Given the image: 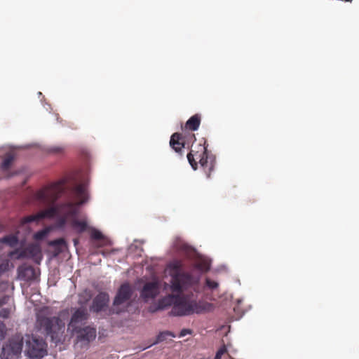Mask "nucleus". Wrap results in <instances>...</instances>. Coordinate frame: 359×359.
I'll return each instance as SVG.
<instances>
[{"label":"nucleus","instance_id":"nucleus-28","mask_svg":"<svg viewBox=\"0 0 359 359\" xmlns=\"http://www.w3.org/2000/svg\"><path fill=\"white\" fill-rule=\"evenodd\" d=\"M11 313V308L2 309L0 311V318H5V319L8 318L9 316H10Z\"/></svg>","mask_w":359,"mask_h":359},{"label":"nucleus","instance_id":"nucleus-13","mask_svg":"<svg viewBox=\"0 0 359 359\" xmlns=\"http://www.w3.org/2000/svg\"><path fill=\"white\" fill-rule=\"evenodd\" d=\"M89 314L86 307H80L76 309L72 313L69 323L68 324V329L73 330L76 328L81 327L80 325L88 319Z\"/></svg>","mask_w":359,"mask_h":359},{"label":"nucleus","instance_id":"nucleus-33","mask_svg":"<svg viewBox=\"0 0 359 359\" xmlns=\"http://www.w3.org/2000/svg\"><path fill=\"white\" fill-rule=\"evenodd\" d=\"M6 325L3 322H0V339L4 337Z\"/></svg>","mask_w":359,"mask_h":359},{"label":"nucleus","instance_id":"nucleus-2","mask_svg":"<svg viewBox=\"0 0 359 359\" xmlns=\"http://www.w3.org/2000/svg\"><path fill=\"white\" fill-rule=\"evenodd\" d=\"M169 268L170 269V290L172 292L182 293L190 287H193L194 291L198 292L196 287L198 285L199 278L188 272L182 271L183 264L181 261H173L169 264Z\"/></svg>","mask_w":359,"mask_h":359},{"label":"nucleus","instance_id":"nucleus-12","mask_svg":"<svg viewBox=\"0 0 359 359\" xmlns=\"http://www.w3.org/2000/svg\"><path fill=\"white\" fill-rule=\"evenodd\" d=\"M58 215L57 205L50 207L48 209L41 210L35 215H31L24 217L20 220V226H24L28 223L33 222H39L40 220L45 218H53Z\"/></svg>","mask_w":359,"mask_h":359},{"label":"nucleus","instance_id":"nucleus-20","mask_svg":"<svg viewBox=\"0 0 359 359\" xmlns=\"http://www.w3.org/2000/svg\"><path fill=\"white\" fill-rule=\"evenodd\" d=\"M13 161H14V155L11 153L6 154V155L5 156L2 163L1 164V169L3 171L8 170L11 168Z\"/></svg>","mask_w":359,"mask_h":359},{"label":"nucleus","instance_id":"nucleus-16","mask_svg":"<svg viewBox=\"0 0 359 359\" xmlns=\"http://www.w3.org/2000/svg\"><path fill=\"white\" fill-rule=\"evenodd\" d=\"M170 145L175 152L182 155V149L185 146L184 137L178 133L172 134L170 137Z\"/></svg>","mask_w":359,"mask_h":359},{"label":"nucleus","instance_id":"nucleus-32","mask_svg":"<svg viewBox=\"0 0 359 359\" xmlns=\"http://www.w3.org/2000/svg\"><path fill=\"white\" fill-rule=\"evenodd\" d=\"M192 330L190 329H182L179 334L180 337H183L186 336L187 334H191Z\"/></svg>","mask_w":359,"mask_h":359},{"label":"nucleus","instance_id":"nucleus-23","mask_svg":"<svg viewBox=\"0 0 359 359\" xmlns=\"http://www.w3.org/2000/svg\"><path fill=\"white\" fill-rule=\"evenodd\" d=\"M50 231V228L46 227L43 229L40 230V231H37L36 233H35L33 235V238H34V240H35L36 241H42L48 235Z\"/></svg>","mask_w":359,"mask_h":359},{"label":"nucleus","instance_id":"nucleus-30","mask_svg":"<svg viewBox=\"0 0 359 359\" xmlns=\"http://www.w3.org/2000/svg\"><path fill=\"white\" fill-rule=\"evenodd\" d=\"M22 348V342H17L12 345V349L15 352V353H20Z\"/></svg>","mask_w":359,"mask_h":359},{"label":"nucleus","instance_id":"nucleus-34","mask_svg":"<svg viewBox=\"0 0 359 359\" xmlns=\"http://www.w3.org/2000/svg\"><path fill=\"white\" fill-rule=\"evenodd\" d=\"M10 299L9 296H4L0 298V307L3 306L4 304H6Z\"/></svg>","mask_w":359,"mask_h":359},{"label":"nucleus","instance_id":"nucleus-38","mask_svg":"<svg viewBox=\"0 0 359 359\" xmlns=\"http://www.w3.org/2000/svg\"><path fill=\"white\" fill-rule=\"evenodd\" d=\"M76 243H77L76 240H74V244L76 245Z\"/></svg>","mask_w":359,"mask_h":359},{"label":"nucleus","instance_id":"nucleus-14","mask_svg":"<svg viewBox=\"0 0 359 359\" xmlns=\"http://www.w3.org/2000/svg\"><path fill=\"white\" fill-rule=\"evenodd\" d=\"M177 293L172 292V294H168L163 298H161L157 302L156 304L150 306L149 310L150 312L154 313L158 310H163L168 306H174L175 299Z\"/></svg>","mask_w":359,"mask_h":359},{"label":"nucleus","instance_id":"nucleus-4","mask_svg":"<svg viewBox=\"0 0 359 359\" xmlns=\"http://www.w3.org/2000/svg\"><path fill=\"white\" fill-rule=\"evenodd\" d=\"M207 147L205 140L196 146H192L190 152L187 154V160L194 170L198 168V161L207 177L209 178L215 166V156L210 154Z\"/></svg>","mask_w":359,"mask_h":359},{"label":"nucleus","instance_id":"nucleus-1","mask_svg":"<svg viewBox=\"0 0 359 359\" xmlns=\"http://www.w3.org/2000/svg\"><path fill=\"white\" fill-rule=\"evenodd\" d=\"M36 326L55 343L60 341L65 330L63 320L59 317L52 316L51 310L48 307L42 308L36 313Z\"/></svg>","mask_w":359,"mask_h":359},{"label":"nucleus","instance_id":"nucleus-18","mask_svg":"<svg viewBox=\"0 0 359 359\" xmlns=\"http://www.w3.org/2000/svg\"><path fill=\"white\" fill-rule=\"evenodd\" d=\"M201 115L198 114H194L189 118L186 123V128L191 131L198 130L201 124Z\"/></svg>","mask_w":359,"mask_h":359},{"label":"nucleus","instance_id":"nucleus-19","mask_svg":"<svg viewBox=\"0 0 359 359\" xmlns=\"http://www.w3.org/2000/svg\"><path fill=\"white\" fill-rule=\"evenodd\" d=\"M71 225L78 233L84 232L88 227V224L86 221H80L75 218L72 220Z\"/></svg>","mask_w":359,"mask_h":359},{"label":"nucleus","instance_id":"nucleus-8","mask_svg":"<svg viewBox=\"0 0 359 359\" xmlns=\"http://www.w3.org/2000/svg\"><path fill=\"white\" fill-rule=\"evenodd\" d=\"M10 255L18 259H32L36 263L39 264L41 259V250L39 244L30 243L25 248L15 250Z\"/></svg>","mask_w":359,"mask_h":359},{"label":"nucleus","instance_id":"nucleus-6","mask_svg":"<svg viewBox=\"0 0 359 359\" xmlns=\"http://www.w3.org/2000/svg\"><path fill=\"white\" fill-rule=\"evenodd\" d=\"M47 344L43 339L34 335H28L26 338L25 352L30 359H41L47 355Z\"/></svg>","mask_w":359,"mask_h":359},{"label":"nucleus","instance_id":"nucleus-25","mask_svg":"<svg viewBox=\"0 0 359 359\" xmlns=\"http://www.w3.org/2000/svg\"><path fill=\"white\" fill-rule=\"evenodd\" d=\"M168 336L175 337V334L171 332H169V331L162 332L157 336L156 342H161V341H164L166 339V337Z\"/></svg>","mask_w":359,"mask_h":359},{"label":"nucleus","instance_id":"nucleus-21","mask_svg":"<svg viewBox=\"0 0 359 359\" xmlns=\"http://www.w3.org/2000/svg\"><path fill=\"white\" fill-rule=\"evenodd\" d=\"M0 243H6L10 247H15L18 243V238L16 235H8L0 238Z\"/></svg>","mask_w":359,"mask_h":359},{"label":"nucleus","instance_id":"nucleus-37","mask_svg":"<svg viewBox=\"0 0 359 359\" xmlns=\"http://www.w3.org/2000/svg\"><path fill=\"white\" fill-rule=\"evenodd\" d=\"M62 151V149L60 147H53L51 149V151L54 153H60Z\"/></svg>","mask_w":359,"mask_h":359},{"label":"nucleus","instance_id":"nucleus-17","mask_svg":"<svg viewBox=\"0 0 359 359\" xmlns=\"http://www.w3.org/2000/svg\"><path fill=\"white\" fill-rule=\"evenodd\" d=\"M19 277L26 281L33 280L36 278V271L32 266H22L18 269Z\"/></svg>","mask_w":359,"mask_h":359},{"label":"nucleus","instance_id":"nucleus-5","mask_svg":"<svg viewBox=\"0 0 359 359\" xmlns=\"http://www.w3.org/2000/svg\"><path fill=\"white\" fill-rule=\"evenodd\" d=\"M76 196L80 199L76 203L67 202L57 205L58 214H61L68 218L75 217L78 214V207L82 205L88 201V184L82 182L74 188Z\"/></svg>","mask_w":359,"mask_h":359},{"label":"nucleus","instance_id":"nucleus-7","mask_svg":"<svg viewBox=\"0 0 359 359\" xmlns=\"http://www.w3.org/2000/svg\"><path fill=\"white\" fill-rule=\"evenodd\" d=\"M76 337V345L82 348H88L91 341H94L97 336L96 328L90 325L79 327L72 330Z\"/></svg>","mask_w":359,"mask_h":359},{"label":"nucleus","instance_id":"nucleus-15","mask_svg":"<svg viewBox=\"0 0 359 359\" xmlns=\"http://www.w3.org/2000/svg\"><path fill=\"white\" fill-rule=\"evenodd\" d=\"M109 302V294L106 292H101L93 299L90 309L93 312L98 313L108 306Z\"/></svg>","mask_w":359,"mask_h":359},{"label":"nucleus","instance_id":"nucleus-29","mask_svg":"<svg viewBox=\"0 0 359 359\" xmlns=\"http://www.w3.org/2000/svg\"><path fill=\"white\" fill-rule=\"evenodd\" d=\"M227 349L226 346L224 345L222 346L216 353L215 357L214 359H221L222 356L226 353Z\"/></svg>","mask_w":359,"mask_h":359},{"label":"nucleus","instance_id":"nucleus-26","mask_svg":"<svg viewBox=\"0 0 359 359\" xmlns=\"http://www.w3.org/2000/svg\"><path fill=\"white\" fill-rule=\"evenodd\" d=\"M219 286V284L217 282L211 280L209 278H206L205 279V287L211 290H214L217 289Z\"/></svg>","mask_w":359,"mask_h":359},{"label":"nucleus","instance_id":"nucleus-36","mask_svg":"<svg viewBox=\"0 0 359 359\" xmlns=\"http://www.w3.org/2000/svg\"><path fill=\"white\" fill-rule=\"evenodd\" d=\"M85 294L86 295V298L85 301H83V302L81 299V304H86L91 298V294L89 292L86 291Z\"/></svg>","mask_w":359,"mask_h":359},{"label":"nucleus","instance_id":"nucleus-3","mask_svg":"<svg viewBox=\"0 0 359 359\" xmlns=\"http://www.w3.org/2000/svg\"><path fill=\"white\" fill-rule=\"evenodd\" d=\"M177 293L174 306L172 307L170 314L174 316H186L192 314H201L210 311L213 306L212 304L189 299L184 295Z\"/></svg>","mask_w":359,"mask_h":359},{"label":"nucleus","instance_id":"nucleus-35","mask_svg":"<svg viewBox=\"0 0 359 359\" xmlns=\"http://www.w3.org/2000/svg\"><path fill=\"white\" fill-rule=\"evenodd\" d=\"M8 264H0V276L7 270Z\"/></svg>","mask_w":359,"mask_h":359},{"label":"nucleus","instance_id":"nucleus-27","mask_svg":"<svg viewBox=\"0 0 359 359\" xmlns=\"http://www.w3.org/2000/svg\"><path fill=\"white\" fill-rule=\"evenodd\" d=\"M91 238L93 240H102L104 238V236L100 231L94 229L91 233Z\"/></svg>","mask_w":359,"mask_h":359},{"label":"nucleus","instance_id":"nucleus-9","mask_svg":"<svg viewBox=\"0 0 359 359\" xmlns=\"http://www.w3.org/2000/svg\"><path fill=\"white\" fill-rule=\"evenodd\" d=\"M61 194L60 186L52 184L42 188L36 192L35 199L43 205L53 204L59 198Z\"/></svg>","mask_w":359,"mask_h":359},{"label":"nucleus","instance_id":"nucleus-11","mask_svg":"<svg viewBox=\"0 0 359 359\" xmlns=\"http://www.w3.org/2000/svg\"><path fill=\"white\" fill-rule=\"evenodd\" d=\"M161 282L156 279L152 281L147 282L140 291V297L147 302L151 299H155L161 292Z\"/></svg>","mask_w":359,"mask_h":359},{"label":"nucleus","instance_id":"nucleus-31","mask_svg":"<svg viewBox=\"0 0 359 359\" xmlns=\"http://www.w3.org/2000/svg\"><path fill=\"white\" fill-rule=\"evenodd\" d=\"M68 219V217L64 215H62L60 217H59L57 222L58 227H63L67 222Z\"/></svg>","mask_w":359,"mask_h":359},{"label":"nucleus","instance_id":"nucleus-10","mask_svg":"<svg viewBox=\"0 0 359 359\" xmlns=\"http://www.w3.org/2000/svg\"><path fill=\"white\" fill-rule=\"evenodd\" d=\"M132 296V290L129 284L124 283L120 287L113 302V312L119 313L124 310L119 308L120 306L126 304Z\"/></svg>","mask_w":359,"mask_h":359},{"label":"nucleus","instance_id":"nucleus-22","mask_svg":"<svg viewBox=\"0 0 359 359\" xmlns=\"http://www.w3.org/2000/svg\"><path fill=\"white\" fill-rule=\"evenodd\" d=\"M48 245L50 246L55 247L57 253L59 254L62 252V249L61 248L67 246V243L64 238H61L53 241H50L48 243Z\"/></svg>","mask_w":359,"mask_h":359},{"label":"nucleus","instance_id":"nucleus-24","mask_svg":"<svg viewBox=\"0 0 359 359\" xmlns=\"http://www.w3.org/2000/svg\"><path fill=\"white\" fill-rule=\"evenodd\" d=\"M194 267L201 272H205L210 269V264L207 261L201 260L196 262Z\"/></svg>","mask_w":359,"mask_h":359}]
</instances>
